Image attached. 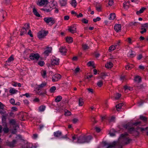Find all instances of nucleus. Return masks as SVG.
Returning a JSON list of instances; mask_svg holds the SVG:
<instances>
[{"mask_svg":"<svg viewBox=\"0 0 148 148\" xmlns=\"http://www.w3.org/2000/svg\"><path fill=\"white\" fill-rule=\"evenodd\" d=\"M92 138V137L90 136H80L78 138L77 142L81 143H88L91 140Z\"/></svg>","mask_w":148,"mask_h":148,"instance_id":"f257e3e1","label":"nucleus"},{"mask_svg":"<svg viewBox=\"0 0 148 148\" xmlns=\"http://www.w3.org/2000/svg\"><path fill=\"white\" fill-rule=\"evenodd\" d=\"M128 135V134L127 133L121 134V138H123V143H122L123 144H128L132 141V140L131 139L127 137Z\"/></svg>","mask_w":148,"mask_h":148,"instance_id":"f03ea898","label":"nucleus"},{"mask_svg":"<svg viewBox=\"0 0 148 148\" xmlns=\"http://www.w3.org/2000/svg\"><path fill=\"white\" fill-rule=\"evenodd\" d=\"M44 20V21L47 23L49 24L50 23L49 25H52L55 23V19L51 17H46L45 18Z\"/></svg>","mask_w":148,"mask_h":148,"instance_id":"7ed1b4c3","label":"nucleus"},{"mask_svg":"<svg viewBox=\"0 0 148 148\" xmlns=\"http://www.w3.org/2000/svg\"><path fill=\"white\" fill-rule=\"evenodd\" d=\"M119 144L118 142L115 141L109 144L106 142L104 143V145L107 146L106 148H114L115 146L116 145H119Z\"/></svg>","mask_w":148,"mask_h":148,"instance_id":"20e7f679","label":"nucleus"},{"mask_svg":"<svg viewBox=\"0 0 148 148\" xmlns=\"http://www.w3.org/2000/svg\"><path fill=\"white\" fill-rule=\"evenodd\" d=\"M40 57V56L38 53H31L29 56V58L32 60H38Z\"/></svg>","mask_w":148,"mask_h":148,"instance_id":"39448f33","label":"nucleus"},{"mask_svg":"<svg viewBox=\"0 0 148 148\" xmlns=\"http://www.w3.org/2000/svg\"><path fill=\"white\" fill-rule=\"evenodd\" d=\"M141 29L142 30V31L140 32L142 34L146 32V29L148 28V23H146L143 24L141 26Z\"/></svg>","mask_w":148,"mask_h":148,"instance_id":"423d86ee","label":"nucleus"},{"mask_svg":"<svg viewBox=\"0 0 148 148\" xmlns=\"http://www.w3.org/2000/svg\"><path fill=\"white\" fill-rule=\"evenodd\" d=\"M48 1L47 0H39L37 4L40 6H43L48 4Z\"/></svg>","mask_w":148,"mask_h":148,"instance_id":"0eeeda50","label":"nucleus"},{"mask_svg":"<svg viewBox=\"0 0 148 148\" xmlns=\"http://www.w3.org/2000/svg\"><path fill=\"white\" fill-rule=\"evenodd\" d=\"M46 35V31H42L39 32L38 34V37L39 39L44 38Z\"/></svg>","mask_w":148,"mask_h":148,"instance_id":"6e6552de","label":"nucleus"},{"mask_svg":"<svg viewBox=\"0 0 148 148\" xmlns=\"http://www.w3.org/2000/svg\"><path fill=\"white\" fill-rule=\"evenodd\" d=\"M114 62V60H111L109 62H108L105 64V67L107 69H111L113 66V64L112 63Z\"/></svg>","mask_w":148,"mask_h":148,"instance_id":"1a4fd4ad","label":"nucleus"},{"mask_svg":"<svg viewBox=\"0 0 148 148\" xmlns=\"http://www.w3.org/2000/svg\"><path fill=\"white\" fill-rule=\"evenodd\" d=\"M61 76L59 74H55L52 77V80L53 82L58 81L60 79Z\"/></svg>","mask_w":148,"mask_h":148,"instance_id":"9d476101","label":"nucleus"},{"mask_svg":"<svg viewBox=\"0 0 148 148\" xmlns=\"http://www.w3.org/2000/svg\"><path fill=\"white\" fill-rule=\"evenodd\" d=\"M76 28L74 26H72L69 27L68 31L72 34H74L76 32Z\"/></svg>","mask_w":148,"mask_h":148,"instance_id":"9b49d317","label":"nucleus"},{"mask_svg":"<svg viewBox=\"0 0 148 148\" xmlns=\"http://www.w3.org/2000/svg\"><path fill=\"white\" fill-rule=\"evenodd\" d=\"M16 141L14 140L12 142H6L7 145L10 147H14V145L16 143Z\"/></svg>","mask_w":148,"mask_h":148,"instance_id":"f8f14e48","label":"nucleus"},{"mask_svg":"<svg viewBox=\"0 0 148 148\" xmlns=\"http://www.w3.org/2000/svg\"><path fill=\"white\" fill-rule=\"evenodd\" d=\"M121 25L120 24H116L114 26V29L117 32H119L121 30Z\"/></svg>","mask_w":148,"mask_h":148,"instance_id":"ddd939ff","label":"nucleus"},{"mask_svg":"<svg viewBox=\"0 0 148 148\" xmlns=\"http://www.w3.org/2000/svg\"><path fill=\"white\" fill-rule=\"evenodd\" d=\"M59 60L56 59H53L51 60V64L52 65H57L58 64Z\"/></svg>","mask_w":148,"mask_h":148,"instance_id":"4468645a","label":"nucleus"},{"mask_svg":"<svg viewBox=\"0 0 148 148\" xmlns=\"http://www.w3.org/2000/svg\"><path fill=\"white\" fill-rule=\"evenodd\" d=\"M46 85V83L45 82L43 83L40 85H37L36 89L38 90H40V89L44 87Z\"/></svg>","mask_w":148,"mask_h":148,"instance_id":"2eb2a0df","label":"nucleus"},{"mask_svg":"<svg viewBox=\"0 0 148 148\" xmlns=\"http://www.w3.org/2000/svg\"><path fill=\"white\" fill-rule=\"evenodd\" d=\"M54 136L56 137H59L62 135V132L59 131L54 133Z\"/></svg>","mask_w":148,"mask_h":148,"instance_id":"dca6fc26","label":"nucleus"},{"mask_svg":"<svg viewBox=\"0 0 148 148\" xmlns=\"http://www.w3.org/2000/svg\"><path fill=\"white\" fill-rule=\"evenodd\" d=\"M33 12L36 16L38 17H40V14L38 13L35 7H34L33 9Z\"/></svg>","mask_w":148,"mask_h":148,"instance_id":"f3484780","label":"nucleus"},{"mask_svg":"<svg viewBox=\"0 0 148 148\" xmlns=\"http://www.w3.org/2000/svg\"><path fill=\"white\" fill-rule=\"evenodd\" d=\"M60 51L62 54H64L66 53V49L65 47H61L60 48Z\"/></svg>","mask_w":148,"mask_h":148,"instance_id":"a211bd4d","label":"nucleus"},{"mask_svg":"<svg viewBox=\"0 0 148 148\" xmlns=\"http://www.w3.org/2000/svg\"><path fill=\"white\" fill-rule=\"evenodd\" d=\"M60 3L61 6H65L67 3V0H60Z\"/></svg>","mask_w":148,"mask_h":148,"instance_id":"6ab92c4d","label":"nucleus"},{"mask_svg":"<svg viewBox=\"0 0 148 148\" xmlns=\"http://www.w3.org/2000/svg\"><path fill=\"white\" fill-rule=\"evenodd\" d=\"M27 29L23 27L21 29V33L20 34L21 36H22L25 34L27 32Z\"/></svg>","mask_w":148,"mask_h":148,"instance_id":"aec40b11","label":"nucleus"},{"mask_svg":"<svg viewBox=\"0 0 148 148\" xmlns=\"http://www.w3.org/2000/svg\"><path fill=\"white\" fill-rule=\"evenodd\" d=\"M116 17L115 14L114 13H111L110 14L109 19L110 20H113Z\"/></svg>","mask_w":148,"mask_h":148,"instance_id":"412c9836","label":"nucleus"},{"mask_svg":"<svg viewBox=\"0 0 148 148\" xmlns=\"http://www.w3.org/2000/svg\"><path fill=\"white\" fill-rule=\"evenodd\" d=\"M123 105V103H120L116 106V107L117 111H119L120 110Z\"/></svg>","mask_w":148,"mask_h":148,"instance_id":"4be33fe9","label":"nucleus"},{"mask_svg":"<svg viewBox=\"0 0 148 148\" xmlns=\"http://www.w3.org/2000/svg\"><path fill=\"white\" fill-rule=\"evenodd\" d=\"M71 5L74 8H75L77 5V3L75 0H72L71 3Z\"/></svg>","mask_w":148,"mask_h":148,"instance_id":"5701e85b","label":"nucleus"},{"mask_svg":"<svg viewBox=\"0 0 148 148\" xmlns=\"http://www.w3.org/2000/svg\"><path fill=\"white\" fill-rule=\"evenodd\" d=\"M17 92V90L13 88H11L9 90V92L11 94H14L16 93Z\"/></svg>","mask_w":148,"mask_h":148,"instance_id":"b1692460","label":"nucleus"},{"mask_svg":"<svg viewBox=\"0 0 148 148\" xmlns=\"http://www.w3.org/2000/svg\"><path fill=\"white\" fill-rule=\"evenodd\" d=\"M117 45H112L109 48L108 51L109 52H111L113 51L116 48Z\"/></svg>","mask_w":148,"mask_h":148,"instance_id":"393cba45","label":"nucleus"},{"mask_svg":"<svg viewBox=\"0 0 148 148\" xmlns=\"http://www.w3.org/2000/svg\"><path fill=\"white\" fill-rule=\"evenodd\" d=\"M146 9V8L144 7L142 8L139 11H137L136 12V14H140L142 13L143 11Z\"/></svg>","mask_w":148,"mask_h":148,"instance_id":"a878e982","label":"nucleus"},{"mask_svg":"<svg viewBox=\"0 0 148 148\" xmlns=\"http://www.w3.org/2000/svg\"><path fill=\"white\" fill-rule=\"evenodd\" d=\"M66 40L69 43H71L73 41V38L71 37H67L66 38Z\"/></svg>","mask_w":148,"mask_h":148,"instance_id":"bb28decb","label":"nucleus"},{"mask_svg":"<svg viewBox=\"0 0 148 148\" xmlns=\"http://www.w3.org/2000/svg\"><path fill=\"white\" fill-rule=\"evenodd\" d=\"M51 49H52L51 48H49L48 49L44 51V52L43 53L44 54H45L47 56H48V55L49 54L50 52H51Z\"/></svg>","mask_w":148,"mask_h":148,"instance_id":"cd10ccee","label":"nucleus"},{"mask_svg":"<svg viewBox=\"0 0 148 148\" xmlns=\"http://www.w3.org/2000/svg\"><path fill=\"white\" fill-rule=\"evenodd\" d=\"M6 13V12L5 11L3 10H0V17H2L3 18H4V15Z\"/></svg>","mask_w":148,"mask_h":148,"instance_id":"c85d7f7f","label":"nucleus"},{"mask_svg":"<svg viewBox=\"0 0 148 148\" xmlns=\"http://www.w3.org/2000/svg\"><path fill=\"white\" fill-rule=\"evenodd\" d=\"M84 103L83 99L82 98H80L79 99V106H82Z\"/></svg>","mask_w":148,"mask_h":148,"instance_id":"c756f323","label":"nucleus"},{"mask_svg":"<svg viewBox=\"0 0 148 148\" xmlns=\"http://www.w3.org/2000/svg\"><path fill=\"white\" fill-rule=\"evenodd\" d=\"M139 130L141 132H143V131H144L146 130L145 129V128H141L140 127H138L136 128L137 131H136V132H137L138 134H139V133L138 131V130Z\"/></svg>","mask_w":148,"mask_h":148,"instance_id":"7c9ffc66","label":"nucleus"},{"mask_svg":"<svg viewBox=\"0 0 148 148\" xmlns=\"http://www.w3.org/2000/svg\"><path fill=\"white\" fill-rule=\"evenodd\" d=\"M62 99V97L60 95L58 96L55 99V101L56 102H60Z\"/></svg>","mask_w":148,"mask_h":148,"instance_id":"2f4dec72","label":"nucleus"},{"mask_svg":"<svg viewBox=\"0 0 148 148\" xmlns=\"http://www.w3.org/2000/svg\"><path fill=\"white\" fill-rule=\"evenodd\" d=\"M41 10L44 11L45 12H50L52 10V9H51V8L50 7V8L47 9L45 8L41 9Z\"/></svg>","mask_w":148,"mask_h":148,"instance_id":"473e14b6","label":"nucleus"},{"mask_svg":"<svg viewBox=\"0 0 148 148\" xmlns=\"http://www.w3.org/2000/svg\"><path fill=\"white\" fill-rule=\"evenodd\" d=\"M3 131L4 133H7L9 132V129L6 126H5L3 128Z\"/></svg>","mask_w":148,"mask_h":148,"instance_id":"72a5a7b5","label":"nucleus"},{"mask_svg":"<svg viewBox=\"0 0 148 148\" xmlns=\"http://www.w3.org/2000/svg\"><path fill=\"white\" fill-rule=\"evenodd\" d=\"M41 75L43 78H45L47 77L46 76V72L45 70H43L41 71Z\"/></svg>","mask_w":148,"mask_h":148,"instance_id":"f704fd0d","label":"nucleus"},{"mask_svg":"<svg viewBox=\"0 0 148 148\" xmlns=\"http://www.w3.org/2000/svg\"><path fill=\"white\" fill-rule=\"evenodd\" d=\"M100 75L101 76V78L103 79H104V77L109 76L105 72L101 73Z\"/></svg>","mask_w":148,"mask_h":148,"instance_id":"c9c22d12","label":"nucleus"},{"mask_svg":"<svg viewBox=\"0 0 148 148\" xmlns=\"http://www.w3.org/2000/svg\"><path fill=\"white\" fill-rule=\"evenodd\" d=\"M134 80L138 83H139L141 81V78L139 76H137L135 78Z\"/></svg>","mask_w":148,"mask_h":148,"instance_id":"e433bc0d","label":"nucleus"},{"mask_svg":"<svg viewBox=\"0 0 148 148\" xmlns=\"http://www.w3.org/2000/svg\"><path fill=\"white\" fill-rule=\"evenodd\" d=\"M64 114L66 116H69L71 114V112L67 110H65L64 111Z\"/></svg>","mask_w":148,"mask_h":148,"instance_id":"4c0bfd02","label":"nucleus"},{"mask_svg":"<svg viewBox=\"0 0 148 148\" xmlns=\"http://www.w3.org/2000/svg\"><path fill=\"white\" fill-rule=\"evenodd\" d=\"M83 49L84 50H86L89 48V47L87 45L83 44L82 45Z\"/></svg>","mask_w":148,"mask_h":148,"instance_id":"58836bf2","label":"nucleus"},{"mask_svg":"<svg viewBox=\"0 0 148 148\" xmlns=\"http://www.w3.org/2000/svg\"><path fill=\"white\" fill-rule=\"evenodd\" d=\"M103 84V81L102 80H99L97 83V85L99 87H101Z\"/></svg>","mask_w":148,"mask_h":148,"instance_id":"ea45409f","label":"nucleus"},{"mask_svg":"<svg viewBox=\"0 0 148 148\" xmlns=\"http://www.w3.org/2000/svg\"><path fill=\"white\" fill-rule=\"evenodd\" d=\"M140 119L144 122L146 121H147V118L143 116H140Z\"/></svg>","mask_w":148,"mask_h":148,"instance_id":"a19ab883","label":"nucleus"},{"mask_svg":"<svg viewBox=\"0 0 148 148\" xmlns=\"http://www.w3.org/2000/svg\"><path fill=\"white\" fill-rule=\"evenodd\" d=\"M45 108V106H40L39 108V111L40 112L44 111Z\"/></svg>","mask_w":148,"mask_h":148,"instance_id":"79ce46f5","label":"nucleus"},{"mask_svg":"<svg viewBox=\"0 0 148 148\" xmlns=\"http://www.w3.org/2000/svg\"><path fill=\"white\" fill-rule=\"evenodd\" d=\"M121 96V95L119 93H116V96L115 97V99H118Z\"/></svg>","mask_w":148,"mask_h":148,"instance_id":"37998d69","label":"nucleus"},{"mask_svg":"<svg viewBox=\"0 0 148 148\" xmlns=\"http://www.w3.org/2000/svg\"><path fill=\"white\" fill-rule=\"evenodd\" d=\"M6 112L3 109H0V113L2 115H5Z\"/></svg>","mask_w":148,"mask_h":148,"instance_id":"c03bdc74","label":"nucleus"},{"mask_svg":"<svg viewBox=\"0 0 148 148\" xmlns=\"http://www.w3.org/2000/svg\"><path fill=\"white\" fill-rule=\"evenodd\" d=\"M10 122L12 125H16V122L14 119H12L10 120Z\"/></svg>","mask_w":148,"mask_h":148,"instance_id":"a18cd8bd","label":"nucleus"},{"mask_svg":"<svg viewBox=\"0 0 148 148\" xmlns=\"http://www.w3.org/2000/svg\"><path fill=\"white\" fill-rule=\"evenodd\" d=\"M124 88L125 90H126L127 89H128L130 90H132V88H131V87L128 86L126 85L125 86H124Z\"/></svg>","mask_w":148,"mask_h":148,"instance_id":"49530a36","label":"nucleus"},{"mask_svg":"<svg viewBox=\"0 0 148 148\" xmlns=\"http://www.w3.org/2000/svg\"><path fill=\"white\" fill-rule=\"evenodd\" d=\"M56 90V87L55 86H53L50 89V92H54Z\"/></svg>","mask_w":148,"mask_h":148,"instance_id":"de8ad7c7","label":"nucleus"},{"mask_svg":"<svg viewBox=\"0 0 148 148\" xmlns=\"http://www.w3.org/2000/svg\"><path fill=\"white\" fill-rule=\"evenodd\" d=\"M32 51L30 49H27L24 52V53L25 54H28L32 52Z\"/></svg>","mask_w":148,"mask_h":148,"instance_id":"09e8293b","label":"nucleus"},{"mask_svg":"<svg viewBox=\"0 0 148 148\" xmlns=\"http://www.w3.org/2000/svg\"><path fill=\"white\" fill-rule=\"evenodd\" d=\"M14 60V58L12 56H11L8 60V61H7V62H11L12 61H13Z\"/></svg>","mask_w":148,"mask_h":148,"instance_id":"8fccbe9b","label":"nucleus"},{"mask_svg":"<svg viewBox=\"0 0 148 148\" xmlns=\"http://www.w3.org/2000/svg\"><path fill=\"white\" fill-rule=\"evenodd\" d=\"M87 89L88 90L89 93H91L92 94L93 93V89L90 88H87Z\"/></svg>","mask_w":148,"mask_h":148,"instance_id":"3c124183","label":"nucleus"},{"mask_svg":"<svg viewBox=\"0 0 148 148\" xmlns=\"http://www.w3.org/2000/svg\"><path fill=\"white\" fill-rule=\"evenodd\" d=\"M45 63L43 61H40L38 62V64L41 66H43L44 64Z\"/></svg>","mask_w":148,"mask_h":148,"instance_id":"603ef678","label":"nucleus"},{"mask_svg":"<svg viewBox=\"0 0 148 148\" xmlns=\"http://www.w3.org/2000/svg\"><path fill=\"white\" fill-rule=\"evenodd\" d=\"M82 23H85V24H87L88 23V21L87 20H86L85 18H83L82 20Z\"/></svg>","mask_w":148,"mask_h":148,"instance_id":"864d4df0","label":"nucleus"},{"mask_svg":"<svg viewBox=\"0 0 148 148\" xmlns=\"http://www.w3.org/2000/svg\"><path fill=\"white\" fill-rule=\"evenodd\" d=\"M113 4V0H109L108 4L110 6H112Z\"/></svg>","mask_w":148,"mask_h":148,"instance_id":"5fc2aeb1","label":"nucleus"},{"mask_svg":"<svg viewBox=\"0 0 148 148\" xmlns=\"http://www.w3.org/2000/svg\"><path fill=\"white\" fill-rule=\"evenodd\" d=\"M10 103H11L13 105L15 104V100L14 99H13V98L11 99H10Z\"/></svg>","mask_w":148,"mask_h":148,"instance_id":"6e6d98bb","label":"nucleus"},{"mask_svg":"<svg viewBox=\"0 0 148 148\" xmlns=\"http://www.w3.org/2000/svg\"><path fill=\"white\" fill-rule=\"evenodd\" d=\"M101 19L100 18L97 17L96 18H95L93 19V21L94 22H96L97 21H99Z\"/></svg>","mask_w":148,"mask_h":148,"instance_id":"4d7b16f0","label":"nucleus"},{"mask_svg":"<svg viewBox=\"0 0 148 148\" xmlns=\"http://www.w3.org/2000/svg\"><path fill=\"white\" fill-rule=\"evenodd\" d=\"M127 3L126 2H125L123 3V6L124 8L125 9H127L129 8V6L126 5Z\"/></svg>","mask_w":148,"mask_h":148,"instance_id":"13d9d810","label":"nucleus"},{"mask_svg":"<svg viewBox=\"0 0 148 148\" xmlns=\"http://www.w3.org/2000/svg\"><path fill=\"white\" fill-rule=\"evenodd\" d=\"M141 123L140 122H134L132 123V125H138L140 124Z\"/></svg>","mask_w":148,"mask_h":148,"instance_id":"bf43d9fd","label":"nucleus"},{"mask_svg":"<svg viewBox=\"0 0 148 148\" xmlns=\"http://www.w3.org/2000/svg\"><path fill=\"white\" fill-rule=\"evenodd\" d=\"M64 104L63 102H61L60 103V105L59 106L60 108V109H62L63 108H64V106L63 105V104Z\"/></svg>","mask_w":148,"mask_h":148,"instance_id":"052dcab7","label":"nucleus"},{"mask_svg":"<svg viewBox=\"0 0 148 148\" xmlns=\"http://www.w3.org/2000/svg\"><path fill=\"white\" fill-rule=\"evenodd\" d=\"M78 121V119L76 118H74L73 120V122L75 123H77Z\"/></svg>","mask_w":148,"mask_h":148,"instance_id":"680f3d73","label":"nucleus"},{"mask_svg":"<svg viewBox=\"0 0 148 148\" xmlns=\"http://www.w3.org/2000/svg\"><path fill=\"white\" fill-rule=\"evenodd\" d=\"M28 34L31 37H32L33 36V35L32 33V31L30 30H29V31L28 33Z\"/></svg>","mask_w":148,"mask_h":148,"instance_id":"e2e57ef3","label":"nucleus"},{"mask_svg":"<svg viewBox=\"0 0 148 148\" xmlns=\"http://www.w3.org/2000/svg\"><path fill=\"white\" fill-rule=\"evenodd\" d=\"M80 70L79 68V67H77L74 70L75 73H76L78 72Z\"/></svg>","mask_w":148,"mask_h":148,"instance_id":"0e129e2a","label":"nucleus"},{"mask_svg":"<svg viewBox=\"0 0 148 148\" xmlns=\"http://www.w3.org/2000/svg\"><path fill=\"white\" fill-rule=\"evenodd\" d=\"M10 0H5V3L6 5L9 4L10 2Z\"/></svg>","mask_w":148,"mask_h":148,"instance_id":"69168bd1","label":"nucleus"},{"mask_svg":"<svg viewBox=\"0 0 148 148\" xmlns=\"http://www.w3.org/2000/svg\"><path fill=\"white\" fill-rule=\"evenodd\" d=\"M115 119V117L113 116L110 119V121L111 122H114V120Z\"/></svg>","mask_w":148,"mask_h":148,"instance_id":"338daca9","label":"nucleus"},{"mask_svg":"<svg viewBox=\"0 0 148 148\" xmlns=\"http://www.w3.org/2000/svg\"><path fill=\"white\" fill-rule=\"evenodd\" d=\"M97 10L99 12L101 11V7L100 6L96 7Z\"/></svg>","mask_w":148,"mask_h":148,"instance_id":"774afa93","label":"nucleus"}]
</instances>
